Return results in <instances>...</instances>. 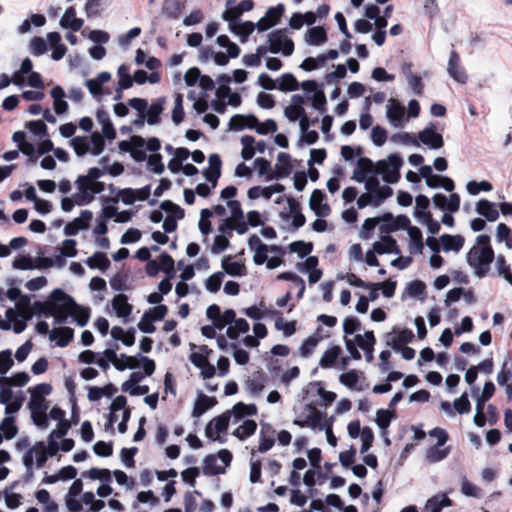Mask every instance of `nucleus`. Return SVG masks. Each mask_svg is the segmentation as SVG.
<instances>
[{
    "instance_id": "nucleus-1",
    "label": "nucleus",
    "mask_w": 512,
    "mask_h": 512,
    "mask_svg": "<svg viewBox=\"0 0 512 512\" xmlns=\"http://www.w3.org/2000/svg\"><path fill=\"white\" fill-rule=\"evenodd\" d=\"M74 307V299L60 288L54 289L46 301H35L33 312L45 317L53 316L55 323L63 324L67 321L70 308Z\"/></svg>"
},
{
    "instance_id": "nucleus-2",
    "label": "nucleus",
    "mask_w": 512,
    "mask_h": 512,
    "mask_svg": "<svg viewBox=\"0 0 512 512\" xmlns=\"http://www.w3.org/2000/svg\"><path fill=\"white\" fill-rule=\"evenodd\" d=\"M476 246H473L467 254L468 264L474 268L476 276L485 277L489 272V266L495 258L494 250L490 245V236L481 234L476 238Z\"/></svg>"
},
{
    "instance_id": "nucleus-3",
    "label": "nucleus",
    "mask_w": 512,
    "mask_h": 512,
    "mask_svg": "<svg viewBox=\"0 0 512 512\" xmlns=\"http://www.w3.org/2000/svg\"><path fill=\"white\" fill-rule=\"evenodd\" d=\"M403 165V159L399 154H391L388 161L380 160L375 164V173L382 174L383 180L387 183H396L400 178V168Z\"/></svg>"
},
{
    "instance_id": "nucleus-4",
    "label": "nucleus",
    "mask_w": 512,
    "mask_h": 512,
    "mask_svg": "<svg viewBox=\"0 0 512 512\" xmlns=\"http://www.w3.org/2000/svg\"><path fill=\"white\" fill-rule=\"evenodd\" d=\"M269 51L273 54L282 53L290 56L294 52V42L288 38L284 29H277L268 35Z\"/></svg>"
},
{
    "instance_id": "nucleus-5",
    "label": "nucleus",
    "mask_w": 512,
    "mask_h": 512,
    "mask_svg": "<svg viewBox=\"0 0 512 512\" xmlns=\"http://www.w3.org/2000/svg\"><path fill=\"white\" fill-rule=\"evenodd\" d=\"M230 421V411H227L213 418L205 427V435L207 438L224 443L225 439L219 434L227 431Z\"/></svg>"
},
{
    "instance_id": "nucleus-6",
    "label": "nucleus",
    "mask_w": 512,
    "mask_h": 512,
    "mask_svg": "<svg viewBox=\"0 0 512 512\" xmlns=\"http://www.w3.org/2000/svg\"><path fill=\"white\" fill-rule=\"evenodd\" d=\"M305 409L309 412V414L304 419H295L293 421L294 425H297L301 428H318L319 430H323L325 424L328 421L323 422V414L312 404H307Z\"/></svg>"
},
{
    "instance_id": "nucleus-7",
    "label": "nucleus",
    "mask_w": 512,
    "mask_h": 512,
    "mask_svg": "<svg viewBox=\"0 0 512 512\" xmlns=\"http://www.w3.org/2000/svg\"><path fill=\"white\" fill-rule=\"evenodd\" d=\"M28 406L29 409L31 410V417L34 424L42 429L47 428L49 423L46 414V411L48 409L46 401H38L36 396L33 395V397H31L30 399Z\"/></svg>"
},
{
    "instance_id": "nucleus-8",
    "label": "nucleus",
    "mask_w": 512,
    "mask_h": 512,
    "mask_svg": "<svg viewBox=\"0 0 512 512\" xmlns=\"http://www.w3.org/2000/svg\"><path fill=\"white\" fill-rule=\"evenodd\" d=\"M382 222L383 224L380 226V231L384 233L407 229L410 225V219L406 215L394 217L390 212H386L382 215Z\"/></svg>"
},
{
    "instance_id": "nucleus-9",
    "label": "nucleus",
    "mask_w": 512,
    "mask_h": 512,
    "mask_svg": "<svg viewBox=\"0 0 512 512\" xmlns=\"http://www.w3.org/2000/svg\"><path fill=\"white\" fill-rule=\"evenodd\" d=\"M413 337L414 334L410 329L398 330L394 328L392 333L386 334V344L394 350L400 351L403 346L412 341Z\"/></svg>"
},
{
    "instance_id": "nucleus-10",
    "label": "nucleus",
    "mask_w": 512,
    "mask_h": 512,
    "mask_svg": "<svg viewBox=\"0 0 512 512\" xmlns=\"http://www.w3.org/2000/svg\"><path fill=\"white\" fill-rule=\"evenodd\" d=\"M447 71L450 77L458 83L465 84L468 80V75L461 66L460 56L455 50L450 53Z\"/></svg>"
},
{
    "instance_id": "nucleus-11",
    "label": "nucleus",
    "mask_w": 512,
    "mask_h": 512,
    "mask_svg": "<svg viewBox=\"0 0 512 512\" xmlns=\"http://www.w3.org/2000/svg\"><path fill=\"white\" fill-rule=\"evenodd\" d=\"M433 203L436 208L450 213H455L460 208V196L457 193H452L447 198L444 194L437 193L433 196Z\"/></svg>"
},
{
    "instance_id": "nucleus-12",
    "label": "nucleus",
    "mask_w": 512,
    "mask_h": 512,
    "mask_svg": "<svg viewBox=\"0 0 512 512\" xmlns=\"http://www.w3.org/2000/svg\"><path fill=\"white\" fill-rule=\"evenodd\" d=\"M435 129V126L431 124V126L426 127L418 133V139L431 149H440L444 145V140L442 135L436 132Z\"/></svg>"
},
{
    "instance_id": "nucleus-13",
    "label": "nucleus",
    "mask_w": 512,
    "mask_h": 512,
    "mask_svg": "<svg viewBox=\"0 0 512 512\" xmlns=\"http://www.w3.org/2000/svg\"><path fill=\"white\" fill-rule=\"evenodd\" d=\"M325 199L326 195L322 190H313L310 197L309 206L318 217H327L331 212L330 206L327 203H323Z\"/></svg>"
},
{
    "instance_id": "nucleus-14",
    "label": "nucleus",
    "mask_w": 512,
    "mask_h": 512,
    "mask_svg": "<svg viewBox=\"0 0 512 512\" xmlns=\"http://www.w3.org/2000/svg\"><path fill=\"white\" fill-rule=\"evenodd\" d=\"M93 214L90 210L81 211L80 217L75 218L64 228V233L68 236L76 235L80 230H85L89 227V221L92 219Z\"/></svg>"
},
{
    "instance_id": "nucleus-15",
    "label": "nucleus",
    "mask_w": 512,
    "mask_h": 512,
    "mask_svg": "<svg viewBox=\"0 0 512 512\" xmlns=\"http://www.w3.org/2000/svg\"><path fill=\"white\" fill-rule=\"evenodd\" d=\"M387 118L395 126L400 127L403 125L405 118V108L396 99L391 98L387 106Z\"/></svg>"
},
{
    "instance_id": "nucleus-16",
    "label": "nucleus",
    "mask_w": 512,
    "mask_h": 512,
    "mask_svg": "<svg viewBox=\"0 0 512 512\" xmlns=\"http://www.w3.org/2000/svg\"><path fill=\"white\" fill-rule=\"evenodd\" d=\"M209 168L203 171V175L207 181L212 184V187H216L217 181L221 176L222 161L218 154H211L209 156Z\"/></svg>"
},
{
    "instance_id": "nucleus-17",
    "label": "nucleus",
    "mask_w": 512,
    "mask_h": 512,
    "mask_svg": "<svg viewBox=\"0 0 512 512\" xmlns=\"http://www.w3.org/2000/svg\"><path fill=\"white\" fill-rule=\"evenodd\" d=\"M274 175H269V179H280L288 177L292 172L291 156L288 153L280 152L277 156Z\"/></svg>"
},
{
    "instance_id": "nucleus-18",
    "label": "nucleus",
    "mask_w": 512,
    "mask_h": 512,
    "mask_svg": "<svg viewBox=\"0 0 512 512\" xmlns=\"http://www.w3.org/2000/svg\"><path fill=\"white\" fill-rule=\"evenodd\" d=\"M372 172H375V165L372 160L367 157H361L357 161L352 179L358 183H362L367 178V175Z\"/></svg>"
},
{
    "instance_id": "nucleus-19",
    "label": "nucleus",
    "mask_w": 512,
    "mask_h": 512,
    "mask_svg": "<svg viewBox=\"0 0 512 512\" xmlns=\"http://www.w3.org/2000/svg\"><path fill=\"white\" fill-rule=\"evenodd\" d=\"M83 24V19L76 17V9L74 6L68 7L60 20V25L63 28L71 29L75 32L81 30Z\"/></svg>"
},
{
    "instance_id": "nucleus-20",
    "label": "nucleus",
    "mask_w": 512,
    "mask_h": 512,
    "mask_svg": "<svg viewBox=\"0 0 512 512\" xmlns=\"http://www.w3.org/2000/svg\"><path fill=\"white\" fill-rule=\"evenodd\" d=\"M373 249L377 254H380V255L387 254V253H394V254L401 253L396 240L392 236H389V235L382 236L380 241H376L373 244Z\"/></svg>"
},
{
    "instance_id": "nucleus-21",
    "label": "nucleus",
    "mask_w": 512,
    "mask_h": 512,
    "mask_svg": "<svg viewBox=\"0 0 512 512\" xmlns=\"http://www.w3.org/2000/svg\"><path fill=\"white\" fill-rule=\"evenodd\" d=\"M140 361L142 362L143 372H133L130 375L129 382L133 385H137L144 376H151L156 368L154 360L146 357V356H140Z\"/></svg>"
},
{
    "instance_id": "nucleus-22",
    "label": "nucleus",
    "mask_w": 512,
    "mask_h": 512,
    "mask_svg": "<svg viewBox=\"0 0 512 512\" xmlns=\"http://www.w3.org/2000/svg\"><path fill=\"white\" fill-rule=\"evenodd\" d=\"M476 211L489 222H494L499 218L496 205L487 199H481L476 203Z\"/></svg>"
},
{
    "instance_id": "nucleus-23",
    "label": "nucleus",
    "mask_w": 512,
    "mask_h": 512,
    "mask_svg": "<svg viewBox=\"0 0 512 512\" xmlns=\"http://www.w3.org/2000/svg\"><path fill=\"white\" fill-rule=\"evenodd\" d=\"M440 242L442 244V249L445 252L454 251L459 252L465 243V238L462 235H451V234H443L440 237Z\"/></svg>"
},
{
    "instance_id": "nucleus-24",
    "label": "nucleus",
    "mask_w": 512,
    "mask_h": 512,
    "mask_svg": "<svg viewBox=\"0 0 512 512\" xmlns=\"http://www.w3.org/2000/svg\"><path fill=\"white\" fill-rule=\"evenodd\" d=\"M217 404V400L215 397H209L203 393H200L198 395V398L194 404L192 416L193 417H200L203 415L207 410L211 409Z\"/></svg>"
},
{
    "instance_id": "nucleus-25",
    "label": "nucleus",
    "mask_w": 512,
    "mask_h": 512,
    "mask_svg": "<svg viewBox=\"0 0 512 512\" xmlns=\"http://www.w3.org/2000/svg\"><path fill=\"white\" fill-rule=\"evenodd\" d=\"M274 433L275 430H273V428L269 424L262 425L260 431V441L258 446L259 452L265 453L273 447L275 443Z\"/></svg>"
},
{
    "instance_id": "nucleus-26",
    "label": "nucleus",
    "mask_w": 512,
    "mask_h": 512,
    "mask_svg": "<svg viewBox=\"0 0 512 512\" xmlns=\"http://www.w3.org/2000/svg\"><path fill=\"white\" fill-rule=\"evenodd\" d=\"M35 314L33 312V309L32 310H27V311H22L21 312V315L23 317L22 320H17L16 319V316H17V313L14 309L12 308H9L6 310V317L9 321H14V325H13V329H14V332L19 334L21 332H23L26 328V321H28L29 319H31L32 315Z\"/></svg>"
},
{
    "instance_id": "nucleus-27",
    "label": "nucleus",
    "mask_w": 512,
    "mask_h": 512,
    "mask_svg": "<svg viewBox=\"0 0 512 512\" xmlns=\"http://www.w3.org/2000/svg\"><path fill=\"white\" fill-rule=\"evenodd\" d=\"M74 331L70 327L54 328L50 332V340H56L59 347H66L73 339Z\"/></svg>"
},
{
    "instance_id": "nucleus-28",
    "label": "nucleus",
    "mask_w": 512,
    "mask_h": 512,
    "mask_svg": "<svg viewBox=\"0 0 512 512\" xmlns=\"http://www.w3.org/2000/svg\"><path fill=\"white\" fill-rule=\"evenodd\" d=\"M112 307L116 315L126 318L132 313V305L128 303V297L125 294H118L112 300Z\"/></svg>"
},
{
    "instance_id": "nucleus-29",
    "label": "nucleus",
    "mask_w": 512,
    "mask_h": 512,
    "mask_svg": "<svg viewBox=\"0 0 512 512\" xmlns=\"http://www.w3.org/2000/svg\"><path fill=\"white\" fill-rule=\"evenodd\" d=\"M452 500L446 494H437L431 497L426 505L425 509L428 512H441L444 507L452 506Z\"/></svg>"
},
{
    "instance_id": "nucleus-30",
    "label": "nucleus",
    "mask_w": 512,
    "mask_h": 512,
    "mask_svg": "<svg viewBox=\"0 0 512 512\" xmlns=\"http://www.w3.org/2000/svg\"><path fill=\"white\" fill-rule=\"evenodd\" d=\"M267 314L274 317L278 316L275 320V328L277 330L283 331L285 336H291L296 332V321L285 322L283 317H281V313L278 310H269Z\"/></svg>"
},
{
    "instance_id": "nucleus-31",
    "label": "nucleus",
    "mask_w": 512,
    "mask_h": 512,
    "mask_svg": "<svg viewBox=\"0 0 512 512\" xmlns=\"http://www.w3.org/2000/svg\"><path fill=\"white\" fill-rule=\"evenodd\" d=\"M222 268L230 276H245L246 266L243 263L231 261V256H225L222 260Z\"/></svg>"
},
{
    "instance_id": "nucleus-32",
    "label": "nucleus",
    "mask_w": 512,
    "mask_h": 512,
    "mask_svg": "<svg viewBox=\"0 0 512 512\" xmlns=\"http://www.w3.org/2000/svg\"><path fill=\"white\" fill-rule=\"evenodd\" d=\"M165 104V97L158 98L151 104L147 112V123L149 125H156L160 122V115L163 112Z\"/></svg>"
},
{
    "instance_id": "nucleus-33",
    "label": "nucleus",
    "mask_w": 512,
    "mask_h": 512,
    "mask_svg": "<svg viewBox=\"0 0 512 512\" xmlns=\"http://www.w3.org/2000/svg\"><path fill=\"white\" fill-rule=\"evenodd\" d=\"M51 96L54 99V110L56 114L61 115L67 112L68 110V103L64 100L65 92L62 87L55 86L51 90Z\"/></svg>"
},
{
    "instance_id": "nucleus-34",
    "label": "nucleus",
    "mask_w": 512,
    "mask_h": 512,
    "mask_svg": "<svg viewBox=\"0 0 512 512\" xmlns=\"http://www.w3.org/2000/svg\"><path fill=\"white\" fill-rule=\"evenodd\" d=\"M327 40V32L323 26L312 27L307 31L306 41L310 45H321Z\"/></svg>"
},
{
    "instance_id": "nucleus-35",
    "label": "nucleus",
    "mask_w": 512,
    "mask_h": 512,
    "mask_svg": "<svg viewBox=\"0 0 512 512\" xmlns=\"http://www.w3.org/2000/svg\"><path fill=\"white\" fill-rule=\"evenodd\" d=\"M86 264L91 269L107 270L110 267V260L104 252H95L86 260Z\"/></svg>"
},
{
    "instance_id": "nucleus-36",
    "label": "nucleus",
    "mask_w": 512,
    "mask_h": 512,
    "mask_svg": "<svg viewBox=\"0 0 512 512\" xmlns=\"http://www.w3.org/2000/svg\"><path fill=\"white\" fill-rule=\"evenodd\" d=\"M70 311H72L69 312L70 316L74 318L80 327H84L88 323L91 312L89 307H82L74 301V307H71Z\"/></svg>"
},
{
    "instance_id": "nucleus-37",
    "label": "nucleus",
    "mask_w": 512,
    "mask_h": 512,
    "mask_svg": "<svg viewBox=\"0 0 512 512\" xmlns=\"http://www.w3.org/2000/svg\"><path fill=\"white\" fill-rule=\"evenodd\" d=\"M341 352L342 349L339 346L331 347L323 353L319 361V365L324 369L333 367L336 364V361Z\"/></svg>"
},
{
    "instance_id": "nucleus-38",
    "label": "nucleus",
    "mask_w": 512,
    "mask_h": 512,
    "mask_svg": "<svg viewBox=\"0 0 512 512\" xmlns=\"http://www.w3.org/2000/svg\"><path fill=\"white\" fill-rule=\"evenodd\" d=\"M266 382V376L262 371L255 372L251 378L246 381L247 389L253 393H260L264 387Z\"/></svg>"
},
{
    "instance_id": "nucleus-39",
    "label": "nucleus",
    "mask_w": 512,
    "mask_h": 512,
    "mask_svg": "<svg viewBox=\"0 0 512 512\" xmlns=\"http://www.w3.org/2000/svg\"><path fill=\"white\" fill-rule=\"evenodd\" d=\"M30 376L26 372H17L12 377H0V384L22 387L28 383Z\"/></svg>"
},
{
    "instance_id": "nucleus-40",
    "label": "nucleus",
    "mask_w": 512,
    "mask_h": 512,
    "mask_svg": "<svg viewBox=\"0 0 512 512\" xmlns=\"http://www.w3.org/2000/svg\"><path fill=\"white\" fill-rule=\"evenodd\" d=\"M234 3V0L227 1V10L222 14V18L229 22V29L235 31L236 23L239 17L242 15L237 6L230 7Z\"/></svg>"
},
{
    "instance_id": "nucleus-41",
    "label": "nucleus",
    "mask_w": 512,
    "mask_h": 512,
    "mask_svg": "<svg viewBox=\"0 0 512 512\" xmlns=\"http://www.w3.org/2000/svg\"><path fill=\"white\" fill-rule=\"evenodd\" d=\"M256 429L257 424L254 420H246L233 432V435L240 440H245L252 436L256 432Z\"/></svg>"
},
{
    "instance_id": "nucleus-42",
    "label": "nucleus",
    "mask_w": 512,
    "mask_h": 512,
    "mask_svg": "<svg viewBox=\"0 0 512 512\" xmlns=\"http://www.w3.org/2000/svg\"><path fill=\"white\" fill-rule=\"evenodd\" d=\"M235 418L241 419L245 416H253L257 414V406L255 404H245L243 402L236 403L232 408Z\"/></svg>"
},
{
    "instance_id": "nucleus-43",
    "label": "nucleus",
    "mask_w": 512,
    "mask_h": 512,
    "mask_svg": "<svg viewBox=\"0 0 512 512\" xmlns=\"http://www.w3.org/2000/svg\"><path fill=\"white\" fill-rule=\"evenodd\" d=\"M299 88V82L292 73H285L281 76L277 89L283 92L296 91Z\"/></svg>"
},
{
    "instance_id": "nucleus-44",
    "label": "nucleus",
    "mask_w": 512,
    "mask_h": 512,
    "mask_svg": "<svg viewBox=\"0 0 512 512\" xmlns=\"http://www.w3.org/2000/svg\"><path fill=\"white\" fill-rule=\"evenodd\" d=\"M203 473L207 476L224 473V469L217 465L216 455L210 454L204 458Z\"/></svg>"
},
{
    "instance_id": "nucleus-45",
    "label": "nucleus",
    "mask_w": 512,
    "mask_h": 512,
    "mask_svg": "<svg viewBox=\"0 0 512 512\" xmlns=\"http://www.w3.org/2000/svg\"><path fill=\"white\" fill-rule=\"evenodd\" d=\"M0 430L3 432V435L6 439L10 440L14 438L18 433V427L15 424V418L13 416L5 417L0 424Z\"/></svg>"
},
{
    "instance_id": "nucleus-46",
    "label": "nucleus",
    "mask_w": 512,
    "mask_h": 512,
    "mask_svg": "<svg viewBox=\"0 0 512 512\" xmlns=\"http://www.w3.org/2000/svg\"><path fill=\"white\" fill-rule=\"evenodd\" d=\"M160 270L163 271L169 278H173L175 275V261L168 253L163 252L159 256Z\"/></svg>"
},
{
    "instance_id": "nucleus-47",
    "label": "nucleus",
    "mask_w": 512,
    "mask_h": 512,
    "mask_svg": "<svg viewBox=\"0 0 512 512\" xmlns=\"http://www.w3.org/2000/svg\"><path fill=\"white\" fill-rule=\"evenodd\" d=\"M396 417V411L390 409H379L376 413V424L382 430L389 427L391 420Z\"/></svg>"
},
{
    "instance_id": "nucleus-48",
    "label": "nucleus",
    "mask_w": 512,
    "mask_h": 512,
    "mask_svg": "<svg viewBox=\"0 0 512 512\" xmlns=\"http://www.w3.org/2000/svg\"><path fill=\"white\" fill-rule=\"evenodd\" d=\"M82 476L91 480H101L106 483H110L112 481L111 472L108 469L91 468L90 470L83 472Z\"/></svg>"
},
{
    "instance_id": "nucleus-49",
    "label": "nucleus",
    "mask_w": 512,
    "mask_h": 512,
    "mask_svg": "<svg viewBox=\"0 0 512 512\" xmlns=\"http://www.w3.org/2000/svg\"><path fill=\"white\" fill-rule=\"evenodd\" d=\"M121 201L126 205H132L136 200V192L132 188H124L118 192V196L115 198H104V202L112 201L113 203H117Z\"/></svg>"
},
{
    "instance_id": "nucleus-50",
    "label": "nucleus",
    "mask_w": 512,
    "mask_h": 512,
    "mask_svg": "<svg viewBox=\"0 0 512 512\" xmlns=\"http://www.w3.org/2000/svg\"><path fill=\"white\" fill-rule=\"evenodd\" d=\"M278 280L291 281L299 287V292L297 297L300 299L303 297L305 292V282L304 280L293 272H282L277 276Z\"/></svg>"
},
{
    "instance_id": "nucleus-51",
    "label": "nucleus",
    "mask_w": 512,
    "mask_h": 512,
    "mask_svg": "<svg viewBox=\"0 0 512 512\" xmlns=\"http://www.w3.org/2000/svg\"><path fill=\"white\" fill-rule=\"evenodd\" d=\"M407 231L414 251L421 253L423 250V237L421 230L416 226H411L410 224Z\"/></svg>"
},
{
    "instance_id": "nucleus-52",
    "label": "nucleus",
    "mask_w": 512,
    "mask_h": 512,
    "mask_svg": "<svg viewBox=\"0 0 512 512\" xmlns=\"http://www.w3.org/2000/svg\"><path fill=\"white\" fill-rule=\"evenodd\" d=\"M241 143L243 145L241 156L244 160H250L253 158L255 154V138L251 135H244L241 138Z\"/></svg>"
},
{
    "instance_id": "nucleus-53",
    "label": "nucleus",
    "mask_w": 512,
    "mask_h": 512,
    "mask_svg": "<svg viewBox=\"0 0 512 512\" xmlns=\"http://www.w3.org/2000/svg\"><path fill=\"white\" fill-rule=\"evenodd\" d=\"M359 380V372L356 370H350L348 372L342 373L339 377V381L341 384L346 386L349 389H357L362 390L361 387L357 388L356 385Z\"/></svg>"
},
{
    "instance_id": "nucleus-54",
    "label": "nucleus",
    "mask_w": 512,
    "mask_h": 512,
    "mask_svg": "<svg viewBox=\"0 0 512 512\" xmlns=\"http://www.w3.org/2000/svg\"><path fill=\"white\" fill-rule=\"evenodd\" d=\"M92 200H93L92 195H89V196L77 195L75 200H73L72 198H69V197H64L61 201V208L65 212H69L73 209L75 204L82 205L84 203H90Z\"/></svg>"
},
{
    "instance_id": "nucleus-55",
    "label": "nucleus",
    "mask_w": 512,
    "mask_h": 512,
    "mask_svg": "<svg viewBox=\"0 0 512 512\" xmlns=\"http://www.w3.org/2000/svg\"><path fill=\"white\" fill-rule=\"evenodd\" d=\"M160 209L167 212L169 214L168 216H173L175 219H182L185 215L184 210L171 200L161 202Z\"/></svg>"
},
{
    "instance_id": "nucleus-56",
    "label": "nucleus",
    "mask_w": 512,
    "mask_h": 512,
    "mask_svg": "<svg viewBox=\"0 0 512 512\" xmlns=\"http://www.w3.org/2000/svg\"><path fill=\"white\" fill-rule=\"evenodd\" d=\"M255 28V23H253L252 21H245L241 24L236 23L235 31L233 32L240 36L241 42H245L247 41L248 37L253 33Z\"/></svg>"
},
{
    "instance_id": "nucleus-57",
    "label": "nucleus",
    "mask_w": 512,
    "mask_h": 512,
    "mask_svg": "<svg viewBox=\"0 0 512 512\" xmlns=\"http://www.w3.org/2000/svg\"><path fill=\"white\" fill-rule=\"evenodd\" d=\"M145 140L143 137L134 135L131 137L130 141L122 140L118 143L119 150L121 152H131L133 147H144Z\"/></svg>"
},
{
    "instance_id": "nucleus-58",
    "label": "nucleus",
    "mask_w": 512,
    "mask_h": 512,
    "mask_svg": "<svg viewBox=\"0 0 512 512\" xmlns=\"http://www.w3.org/2000/svg\"><path fill=\"white\" fill-rule=\"evenodd\" d=\"M496 267L499 275H502L506 281L512 285V273L510 265L507 263L504 255L500 254L496 258Z\"/></svg>"
},
{
    "instance_id": "nucleus-59",
    "label": "nucleus",
    "mask_w": 512,
    "mask_h": 512,
    "mask_svg": "<svg viewBox=\"0 0 512 512\" xmlns=\"http://www.w3.org/2000/svg\"><path fill=\"white\" fill-rule=\"evenodd\" d=\"M128 71H129V68L124 64L118 68V76H119L118 85H119L120 90L129 89L133 85V78L130 76Z\"/></svg>"
},
{
    "instance_id": "nucleus-60",
    "label": "nucleus",
    "mask_w": 512,
    "mask_h": 512,
    "mask_svg": "<svg viewBox=\"0 0 512 512\" xmlns=\"http://www.w3.org/2000/svg\"><path fill=\"white\" fill-rule=\"evenodd\" d=\"M291 252L298 253L300 257L309 255L313 250V244L311 242L294 241L289 245Z\"/></svg>"
},
{
    "instance_id": "nucleus-61",
    "label": "nucleus",
    "mask_w": 512,
    "mask_h": 512,
    "mask_svg": "<svg viewBox=\"0 0 512 512\" xmlns=\"http://www.w3.org/2000/svg\"><path fill=\"white\" fill-rule=\"evenodd\" d=\"M71 145L78 156H84L90 152V144L86 137L77 136L71 140Z\"/></svg>"
},
{
    "instance_id": "nucleus-62",
    "label": "nucleus",
    "mask_w": 512,
    "mask_h": 512,
    "mask_svg": "<svg viewBox=\"0 0 512 512\" xmlns=\"http://www.w3.org/2000/svg\"><path fill=\"white\" fill-rule=\"evenodd\" d=\"M185 116L184 108H183V96L178 93L175 97V105L172 111V120L178 125L180 124Z\"/></svg>"
},
{
    "instance_id": "nucleus-63",
    "label": "nucleus",
    "mask_w": 512,
    "mask_h": 512,
    "mask_svg": "<svg viewBox=\"0 0 512 512\" xmlns=\"http://www.w3.org/2000/svg\"><path fill=\"white\" fill-rule=\"evenodd\" d=\"M467 191L471 195H477L481 191L489 192L492 190V184L486 180H483L481 182L476 181H470L467 183Z\"/></svg>"
},
{
    "instance_id": "nucleus-64",
    "label": "nucleus",
    "mask_w": 512,
    "mask_h": 512,
    "mask_svg": "<svg viewBox=\"0 0 512 512\" xmlns=\"http://www.w3.org/2000/svg\"><path fill=\"white\" fill-rule=\"evenodd\" d=\"M224 273L219 271L208 277L205 286L206 289L211 293H216L220 290Z\"/></svg>"
}]
</instances>
